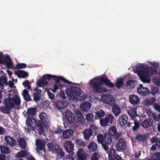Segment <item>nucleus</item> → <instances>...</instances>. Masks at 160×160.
Returning <instances> with one entry per match:
<instances>
[{"instance_id":"23","label":"nucleus","mask_w":160,"mask_h":160,"mask_svg":"<svg viewBox=\"0 0 160 160\" xmlns=\"http://www.w3.org/2000/svg\"><path fill=\"white\" fill-rule=\"evenodd\" d=\"M11 97H9L4 101L5 106L9 110H10L14 106V104L11 99Z\"/></svg>"},{"instance_id":"13","label":"nucleus","mask_w":160,"mask_h":160,"mask_svg":"<svg viewBox=\"0 0 160 160\" xmlns=\"http://www.w3.org/2000/svg\"><path fill=\"white\" fill-rule=\"evenodd\" d=\"M98 80H99L100 82L102 83H104L106 86L110 88H113L114 87V84L111 82L110 80L108 79L107 76H102L98 79Z\"/></svg>"},{"instance_id":"39","label":"nucleus","mask_w":160,"mask_h":160,"mask_svg":"<svg viewBox=\"0 0 160 160\" xmlns=\"http://www.w3.org/2000/svg\"><path fill=\"white\" fill-rule=\"evenodd\" d=\"M48 84V82L45 80L43 77L42 78L38 80L37 82V85L39 87H43L45 85H46Z\"/></svg>"},{"instance_id":"21","label":"nucleus","mask_w":160,"mask_h":160,"mask_svg":"<svg viewBox=\"0 0 160 160\" xmlns=\"http://www.w3.org/2000/svg\"><path fill=\"white\" fill-rule=\"evenodd\" d=\"M55 105L58 109H60L65 108L67 105V102L65 101L58 100L55 102Z\"/></svg>"},{"instance_id":"6","label":"nucleus","mask_w":160,"mask_h":160,"mask_svg":"<svg viewBox=\"0 0 160 160\" xmlns=\"http://www.w3.org/2000/svg\"><path fill=\"white\" fill-rule=\"evenodd\" d=\"M114 118L113 116L111 114L106 115L105 117L100 119V124L102 127L110 126L113 122Z\"/></svg>"},{"instance_id":"49","label":"nucleus","mask_w":160,"mask_h":160,"mask_svg":"<svg viewBox=\"0 0 160 160\" xmlns=\"http://www.w3.org/2000/svg\"><path fill=\"white\" fill-rule=\"evenodd\" d=\"M33 100L35 102H37L41 98V96L39 94H38L37 92H35L33 93Z\"/></svg>"},{"instance_id":"31","label":"nucleus","mask_w":160,"mask_h":160,"mask_svg":"<svg viewBox=\"0 0 160 160\" xmlns=\"http://www.w3.org/2000/svg\"><path fill=\"white\" fill-rule=\"evenodd\" d=\"M76 112L78 121L80 123L82 124L85 121V119L83 116L81 112L79 110L76 111Z\"/></svg>"},{"instance_id":"28","label":"nucleus","mask_w":160,"mask_h":160,"mask_svg":"<svg viewBox=\"0 0 160 160\" xmlns=\"http://www.w3.org/2000/svg\"><path fill=\"white\" fill-rule=\"evenodd\" d=\"M47 146L49 150L51 151H56L59 148L58 144L52 142L48 143L47 144Z\"/></svg>"},{"instance_id":"14","label":"nucleus","mask_w":160,"mask_h":160,"mask_svg":"<svg viewBox=\"0 0 160 160\" xmlns=\"http://www.w3.org/2000/svg\"><path fill=\"white\" fill-rule=\"evenodd\" d=\"M139 88H137V92L139 94L142 96H146L149 93V91L147 88L143 87L142 84L139 85Z\"/></svg>"},{"instance_id":"38","label":"nucleus","mask_w":160,"mask_h":160,"mask_svg":"<svg viewBox=\"0 0 160 160\" xmlns=\"http://www.w3.org/2000/svg\"><path fill=\"white\" fill-rule=\"evenodd\" d=\"M7 78L5 76H2L0 77V86L3 87L4 85H8Z\"/></svg>"},{"instance_id":"45","label":"nucleus","mask_w":160,"mask_h":160,"mask_svg":"<svg viewBox=\"0 0 160 160\" xmlns=\"http://www.w3.org/2000/svg\"><path fill=\"white\" fill-rule=\"evenodd\" d=\"M11 99L12 100L14 104H16L17 105H20L21 103L20 99L18 96L16 95L14 98H11Z\"/></svg>"},{"instance_id":"59","label":"nucleus","mask_w":160,"mask_h":160,"mask_svg":"<svg viewBox=\"0 0 160 160\" xmlns=\"http://www.w3.org/2000/svg\"><path fill=\"white\" fill-rule=\"evenodd\" d=\"M42 77L43 78H44L45 80L47 81V80H49L52 79L53 75H44Z\"/></svg>"},{"instance_id":"62","label":"nucleus","mask_w":160,"mask_h":160,"mask_svg":"<svg viewBox=\"0 0 160 160\" xmlns=\"http://www.w3.org/2000/svg\"><path fill=\"white\" fill-rule=\"evenodd\" d=\"M24 98V100L26 101H32V99H31V97L29 95H25L23 96Z\"/></svg>"},{"instance_id":"4","label":"nucleus","mask_w":160,"mask_h":160,"mask_svg":"<svg viewBox=\"0 0 160 160\" xmlns=\"http://www.w3.org/2000/svg\"><path fill=\"white\" fill-rule=\"evenodd\" d=\"M81 89L77 87H73L70 88V90L66 91V94L69 99H76L77 97L81 94Z\"/></svg>"},{"instance_id":"37","label":"nucleus","mask_w":160,"mask_h":160,"mask_svg":"<svg viewBox=\"0 0 160 160\" xmlns=\"http://www.w3.org/2000/svg\"><path fill=\"white\" fill-rule=\"evenodd\" d=\"M128 113L129 116L132 119L134 118L137 116L136 109L134 108L130 109Z\"/></svg>"},{"instance_id":"46","label":"nucleus","mask_w":160,"mask_h":160,"mask_svg":"<svg viewBox=\"0 0 160 160\" xmlns=\"http://www.w3.org/2000/svg\"><path fill=\"white\" fill-rule=\"evenodd\" d=\"M95 117L94 115L91 113H89L86 115V120L88 122H92L93 121L94 118Z\"/></svg>"},{"instance_id":"3","label":"nucleus","mask_w":160,"mask_h":160,"mask_svg":"<svg viewBox=\"0 0 160 160\" xmlns=\"http://www.w3.org/2000/svg\"><path fill=\"white\" fill-rule=\"evenodd\" d=\"M136 70L141 80L143 82L149 83V80L146 78L148 75L147 72L145 70V68L143 64H138L136 67Z\"/></svg>"},{"instance_id":"41","label":"nucleus","mask_w":160,"mask_h":160,"mask_svg":"<svg viewBox=\"0 0 160 160\" xmlns=\"http://www.w3.org/2000/svg\"><path fill=\"white\" fill-rule=\"evenodd\" d=\"M0 149L2 153L8 154L10 152V149L4 145H0Z\"/></svg>"},{"instance_id":"27","label":"nucleus","mask_w":160,"mask_h":160,"mask_svg":"<svg viewBox=\"0 0 160 160\" xmlns=\"http://www.w3.org/2000/svg\"><path fill=\"white\" fill-rule=\"evenodd\" d=\"M4 140L7 143L11 146H14L15 145L16 141L12 138L8 136L5 137Z\"/></svg>"},{"instance_id":"25","label":"nucleus","mask_w":160,"mask_h":160,"mask_svg":"<svg viewBox=\"0 0 160 160\" xmlns=\"http://www.w3.org/2000/svg\"><path fill=\"white\" fill-rule=\"evenodd\" d=\"M91 106V104L88 102H84L80 105V108L83 111H87L89 110Z\"/></svg>"},{"instance_id":"29","label":"nucleus","mask_w":160,"mask_h":160,"mask_svg":"<svg viewBox=\"0 0 160 160\" xmlns=\"http://www.w3.org/2000/svg\"><path fill=\"white\" fill-rule=\"evenodd\" d=\"M52 79L55 81H56V82H59L60 81H62L65 83H67L69 84H72L71 82L69 81L62 77H59L53 75Z\"/></svg>"},{"instance_id":"54","label":"nucleus","mask_w":160,"mask_h":160,"mask_svg":"<svg viewBox=\"0 0 160 160\" xmlns=\"http://www.w3.org/2000/svg\"><path fill=\"white\" fill-rule=\"evenodd\" d=\"M88 129L92 132H92H96L97 130V128L95 125L92 124L90 125Z\"/></svg>"},{"instance_id":"26","label":"nucleus","mask_w":160,"mask_h":160,"mask_svg":"<svg viewBox=\"0 0 160 160\" xmlns=\"http://www.w3.org/2000/svg\"><path fill=\"white\" fill-rule=\"evenodd\" d=\"M156 99L155 97H150L146 98L144 101V104L146 106L152 105L156 101Z\"/></svg>"},{"instance_id":"57","label":"nucleus","mask_w":160,"mask_h":160,"mask_svg":"<svg viewBox=\"0 0 160 160\" xmlns=\"http://www.w3.org/2000/svg\"><path fill=\"white\" fill-rule=\"evenodd\" d=\"M47 93L48 96L49 98L51 100H53L55 98L54 94L49 91V90H47Z\"/></svg>"},{"instance_id":"20","label":"nucleus","mask_w":160,"mask_h":160,"mask_svg":"<svg viewBox=\"0 0 160 160\" xmlns=\"http://www.w3.org/2000/svg\"><path fill=\"white\" fill-rule=\"evenodd\" d=\"M46 143L44 140L42 141L39 139H37L36 141V145L37 149L41 150L44 149Z\"/></svg>"},{"instance_id":"24","label":"nucleus","mask_w":160,"mask_h":160,"mask_svg":"<svg viewBox=\"0 0 160 160\" xmlns=\"http://www.w3.org/2000/svg\"><path fill=\"white\" fill-rule=\"evenodd\" d=\"M15 73L19 78H25L28 76V72L23 70H18L15 71Z\"/></svg>"},{"instance_id":"51","label":"nucleus","mask_w":160,"mask_h":160,"mask_svg":"<svg viewBox=\"0 0 160 160\" xmlns=\"http://www.w3.org/2000/svg\"><path fill=\"white\" fill-rule=\"evenodd\" d=\"M76 144L78 146H86V143L84 142L81 139H77L75 141Z\"/></svg>"},{"instance_id":"44","label":"nucleus","mask_w":160,"mask_h":160,"mask_svg":"<svg viewBox=\"0 0 160 160\" xmlns=\"http://www.w3.org/2000/svg\"><path fill=\"white\" fill-rule=\"evenodd\" d=\"M27 151L26 150H23L18 152L17 153L16 156L18 157L22 158L27 155Z\"/></svg>"},{"instance_id":"1","label":"nucleus","mask_w":160,"mask_h":160,"mask_svg":"<svg viewBox=\"0 0 160 160\" xmlns=\"http://www.w3.org/2000/svg\"><path fill=\"white\" fill-rule=\"evenodd\" d=\"M98 142L102 144L103 148L107 152L108 150V145L112 142V137L108 133H105L104 136L101 134L97 136Z\"/></svg>"},{"instance_id":"42","label":"nucleus","mask_w":160,"mask_h":160,"mask_svg":"<svg viewBox=\"0 0 160 160\" xmlns=\"http://www.w3.org/2000/svg\"><path fill=\"white\" fill-rule=\"evenodd\" d=\"M20 147L22 149H25L26 146V142L23 138H20L18 141Z\"/></svg>"},{"instance_id":"15","label":"nucleus","mask_w":160,"mask_h":160,"mask_svg":"<svg viewBox=\"0 0 160 160\" xmlns=\"http://www.w3.org/2000/svg\"><path fill=\"white\" fill-rule=\"evenodd\" d=\"M34 122L36 123V121L34 118L31 117L27 118L26 121V124L28 126L29 131V130L31 131L34 130V128L32 126L33 125V123Z\"/></svg>"},{"instance_id":"53","label":"nucleus","mask_w":160,"mask_h":160,"mask_svg":"<svg viewBox=\"0 0 160 160\" xmlns=\"http://www.w3.org/2000/svg\"><path fill=\"white\" fill-rule=\"evenodd\" d=\"M100 157L99 153L95 152L92 154L91 158V160H98Z\"/></svg>"},{"instance_id":"5","label":"nucleus","mask_w":160,"mask_h":160,"mask_svg":"<svg viewBox=\"0 0 160 160\" xmlns=\"http://www.w3.org/2000/svg\"><path fill=\"white\" fill-rule=\"evenodd\" d=\"M39 118L40 120H39L37 123L36 125L38 128L40 133H42L44 131V127L43 125H45L47 123L48 119L47 115L46 113L42 112L40 114Z\"/></svg>"},{"instance_id":"30","label":"nucleus","mask_w":160,"mask_h":160,"mask_svg":"<svg viewBox=\"0 0 160 160\" xmlns=\"http://www.w3.org/2000/svg\"><path fill=\"white\" fill-rule=\"evenodd\" d=\"M116 154V150L112 148H111L108 153L109 160H114Z\"/></svg>"},{"instance_id":"17","label":"nucleus","mask_w":160,"mask_h":160,"mask_svg":"<svg viewBox=\"0 0 160 160\" xmlns=\"http://www.w3.org/2000/svg\"><path fill=\"white\" fill-rule=\"evenodd\" d=\"M64 147L68 153H72L73 150L74 145L70 141H67L64 144Z\"/></svg>"},{"instance_id":"52","label":"nucleus","mask_w":160,"mask_h":160,"mask_svg":"<svg viewBox=\"0 0 160 160\" xmlns=\"http://www.w3.org/2000/svg\"><path fill=\"white\" fill-rule=\"evenodd\" d=\"M27 65L25 63H19L17 64L15 66V68L16 69H19L24 68Z\"/></svg>"},{"instance_id":"19","label":"nucleus","mask_w":160,"mask_h":160,"mask_svg":"<svg viewBox=\"0 0 160 160\" xmlns=\"http://www.w3.org/2000/svg\"><path fill=\"white\" fill-rule=\"evenodd\" d=\"M153 122V120L152 118H147L142 122L141 125L143 128H148L151 126Z\"/></svg>"},{"instance_id":"60","label":"nucleus","mask_w":160,"mask_h":160,"mask_svg":"<svg viewBox=\"0 0 160 160\" xmlns=\"http://www.w3.org/2000/svg\"><path fill=\"white\" fill-rule=\"evenodd\" d=\"M134 126L132 127V130L134 131H136L139 126V124L138 122H134Z\"/></svg>"},{"instance_id":"63","label":"nucleus","mask_w":160,"mask_h":160,"mask_svg":"<svg viewBox=\"0 0 160 160\" xmlns=\"http://www.w3.org/2000/svg\"><path fill=\"white\" fill-rule=\"evenodd\" d=\"M153 106L155 109L158 111H160V105H158L157 103H155L153 104Z\"/></svg>"},{"instance_id":"36","label":"nucleus","mask_w":160,"mask_h":160,"mask_svg":"<svg viewBox=\"0 0 160 160\" xmlns=\"http://www.w3.org/2000/svg\"><path fill=\"white\" fill-rule=\"evenodd\" d=\"M88 148L91 152L95 151L97 149V145L95 142H92L89 144L88 146Z\"/></svg>"},{"instance_id":"43","label":"nucleus","mask_w":160,"mask_h":160,"mask_svg":"<svg viewBox=\"0 0 160 160\" xmlns=\"http://www.w3.org/2000/svg\"><path fill=\"white\" fill-rule=\"evenodd\" d=\"M147 138L145 134H138L136 136V139L138 142H143Z\"/></svg>"},{"instance_id":"48","label":"nucleus","mask_w":160,"mask_h":160,"mask_svg":"<svg viewBox=\"0 0 160 160\" xmlns=\"http://www.w3.org/2000/svg\"><path fill=\"white\" fill-rule=\"evenodd\" d=\"M126 86L129 88H134V81L133 80H129L126 82Z\"/></svg>"},{"instance_id":"40","label":"nucleus","mask_w":160,"mask_h":160,"mask_svg":"<svg viewBox=\"0 0 160 160\" xmlns=\"http://www.w3.org/2000/svg\"><path fill=\"white\" fill-rule=\"evenodd\" d=\"M85 138L86 140H89L90 137L92 135V133L88 129H85L83 132Z\"/></svg>"},{"instance_id":"56","label":"nucleus","mask_w":160,"mask_h":160,"mask_svg":"<svg viewBox=\"0 0 160 160\" xmlns=\"http://www.w3.org/2000/svg\"><path fill=\"white\" fill-rule=\"evenodd\" d=\"M23 84L24 87L28 89H30L31 85L30 84V82L28 80H26L23 82Z\"/></svg>"},{"instance_id":"11","label":"nucleus","mask_w":160,"mask_h":160,"mask_svg":"<svg viewBox=\"0 0 160 160\" xmlns=\"http://www.w3.org/2000/svg\"><path fill=\"white\" fill-rule=\"evenodd\" d=\"M118 139V142L116 147L117 150L120 151L125 149L127 147L126 141L122 138H119Z\"/></svg>"},{"instance_id":"61","label":"nucleus","mask_w":160,"mask_h":160,"mask_svg":"<svg viewBox=\"0 0 160 160\" xmlns=\"http://www.w3.org/2000/svg\"><path fill=\"white\" fill-rule=\"evenodd\" d=\"M1 111L4 113L6 114H8L10 112V110H8V109L6 108V106L3 108H1Z\"/></svg>"},{"instance_id":"35","label":"nucleus","mask_w":160,"mask_h":160,"mask_svg":"<svg viewBox=\"0 0 160 160\" xmlns=\"http://www.w3.org/2000/svg\"><path fill=\"white\" fill-rule=\"evenodd\" d=\"M37 109L35 108H31L28 109L26 114L29 116H33L35 115Z\"/></svg>"},{"instance_id":"16","label":"nucleus","mask_w":160,"mask_h":160,"mask_svg":"<svg viewBox=\"0 0 160 160\" xmlns=\"http://www.w3.org/2000/svg\"><path fill=\"white\" fill-rule=\"evenodd\" d=\"M146 71L148 73V75L146 76V78L149 80V82H150V79L149 78V76H152L153 75L157 74L158 73V71L157 69L154 68V67L150 66L149 68Z\"/></svg>"},{"instance_id":"64","label":"nucleus","mask_w":160,"mask_h":160,"mask_svg":"<svg viewBox=\"0 0 160 160\" xmlns=\"http://www.w3.org/2000/svg\"><path fill=\"white\" fill-rule=\"evenodd\" d=\"M58 94L61 98L64 99L65 98V94L63 91H61L60 92L58 93Z\"/></svg>"},{"instance_id":"55","label":"nucleus","mask_w":160,"mask_h":160,"mask_svg":"<svg viewBox=\"0 0 160 160\" xmlns=\"http://www.w3.org/2000/svg\"><path fill=\"white\" fill-rule=\"evenodd\" d=\"M58 149L56 151L57 154L61 157H64L65 154L64 152L62 151V149L59 147Z\"/></svg>"},{"instance_id":"7","label":"nucleus","mask_w":160,"mask_h":160,"mask_svg":"<svg viewBox=\"0 0 160 160\" xmlns=\"http://www.w3.org/2000/svg\"><path fill=\"white\" fill-rule=\"evenodd\" d=\"M0 63L5 64L8 69L11 68L13 65L9 56L7 55H3L1 60H0Z\"/></svg>"},{"instance_id":"22","label":"nucleus","mask_w":160,"mask_h":160,"mask_svg":"<svg viewBox=\"0 0 160 160\" xmlns=\"http://www.w3.org/2000/svg\"><path fill=\"white\" fill-rule=\"evenodd\" d=\"M129 101L132 104L136 105L139 102V98L137 96L132 94L129 95Z\"/></svg>"},{"instance_id":"50","label":"nucleus","mask_w":160,"mask_h":160,"mask_svg":"<svg viewBox=\"0 0 160 160\" xmlns=\"http://www.w3.org/2000/svg\"><path fill=\"white\" fill-rule=\"evenodd\" d=\"M152 160H160V153L157 152L154 153L152 157Z\"/></svg>"},{"instance_id":"47","label":"nucleus","mask_w":160,"mask_h":160,"mask_svg":"<svg viewBox=\"0 0 160 160\" xmlns=\"http://www.w3.org/2000/svg\"><path fill=\"white\" fill-rule=\"evenodd\" d=\"M123 83V80L122 79H117L116 81L114 86H115L118 88H119L122 87Z\"/></svg>"},{"instance_id":"18","label":"nucleus","mask_w":160,"mask_h":160,"mask_svg":"<svg viewBox=\"0 0 160 160\" xmlns=\"http://www.w3.org/2000/svg\"><path fill=\"white\" fill-rule=\"evenodd\" d=\"M128 118L126 115L120 116L118 119V122L122 127L124 126L127 123Z\"/></svg>"},{"instance_id":"2","label":"nucleus","mask_w":160,"mask_h":160,"mask_svg":"<svg viewBox=\"0 0 160 160\" xmlns=\"http://www.w3.org/2000/svg\"><path fill=\"white\" fill-rule=\"evenodd\" d=\"M89 84L94 92L101 93L105 92L107 91L105 88L102 86V83L98 81L96 78L91 80Z\"/></svg>"},{"instance_id":"33","label":"nucleus","mask_w":160,"mask_h":160,"mask_svg":"<svg viewBox=\"0 0 160 160\" xmlns=\"http://www.w3.org/2000/svg\"><path fill=\"white\" fill-rule=\"evenodd\" d=\"M105 115V112L102 110H99L96 113L95 118V119H101Z\"/></svg>"},{"instance_id":"58","label":"nucleus","mask_w":160,"mask_h":160,"mask_svg":"<svg viewBox=\"0 0 160 160\" xmlns=\"http://www.w3.org/2000/svg\"><path fill=\"white\" fill-rule=\"evenodd\" d=\"M151 93L152 94L154 95L156 93L158 92V89L157 87H153L151 89Z\"/></svg>"},{"instance_id":"12","label":"nucleus","mask_w":160,"mask_h":160,"mask_svg":"<svg viewBox=\"0 0 160 160\" xmlns=\"http://www.w3.org/2000/svg\"><path fill=\"white\" fill-rule=\"evenodd\" d=\"M65 113V117L68 121V123L70 124L72 123L75 120V114L73 113L71 111L68 109L66 110Z\"/></svg>"},{"instance_id":"32","label":"nucleus","mask_w":160,"mask_h":160,"mask_svg":"<svg viewBox=\"0 0 160 160\" xmlns=\"http://www.w3.org/2000/svg\"><path fill=\"white\" fill-rule=\"evenodd\" d=\"M73 132L72 129H67L63 131V137L64 138H68L72 136Z\"/></svg>"},{"instance_id":"9","label":"nucleus","mask_w":160,"mask_h":160,"mask_svg":"<svg viewBox=\"0 0 160 160\" xmlns=\"http://www.w3.org/2000/svg\"><path fill=\"white\" fill-rule=\"evenodd\" d=\"M86 157L84 150L82 148H79L76 155L74 157H72V160H85Z\"/></svg>"},{"instance_id":"34","label":"nucleus","mask_w":160,"mask_h":160,"mask_svg":"<svg viewBox=\"0 0 160 160\" xmlns=\"http://www.w3.org/2000/svg\"><path fill=\"white\" fill-rule=\"evenodd\" d=\"M112 111L115 116L118 115L121 112V109L117 104L112 106Z\"/></svg>"},{"instance_id":"8","label":"nucleus","mask_w":160,"mask_h":160,"mask_svg":"<svg viewBox=\"0 0 160 160\" xmlns=\"http://www.w3.org/2000/svg\"><path fill=\"white\" fill-rule=\"evenodd\" d=\"M103 101L111 107H112L116 103H115V99L111 95H104L102 97Z\"/></svg>"},{"instance_id":"10","label":"nucleus","mask_w":160,"mask_h":160,"mask_svg":"<svg viewBox=\"0 0 160 160\" xmlns=\"http://www.w3.org/2000/svg\"><path fill=\"white\" fill-rule=\"evenodd\" d=\"M109 134L111 136H114L115 140H117L121 136L122 133L121 132H117V129L116 127L112 126L109 128Z\"/></svg>"}]
</instances>
